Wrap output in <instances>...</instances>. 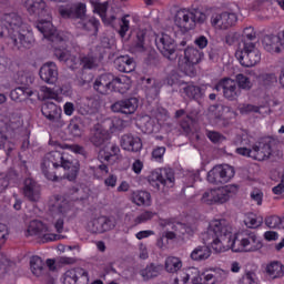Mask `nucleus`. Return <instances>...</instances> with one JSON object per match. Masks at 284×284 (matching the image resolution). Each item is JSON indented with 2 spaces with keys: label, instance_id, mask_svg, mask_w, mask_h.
<instances>
[{
  "label": "nucleus",
  "instance_id": "nucleus-56",
  "mask_svg": "<svg viewBox=\"0 0 284 284\" xmlns=\"http://www.w3.org/2000/svg\"><path fill=\"white\" fill-rule=\"evenodd\" d=\"M207 43H210V41L207 40V37H205V36H199V37L195 38V40H194V44H195L200 50H205V48H207Z\"/></svg>",
  "mask_w": 284,
  "mask_h": 284
},
{
  "label": "nucleus",
  "instance_id": "nucleus-60",
  "mask_svg": "<svg viewBox=\"0 0 284 284\" xmlns=\"http://www.w3.org/2000/svg\"><path fill=\"white\" fill-rule=\"evenodd\" d=\"M272 192L276 196H281V194H283V192H284V173L281 176L280 183L272 189Z\"/></svg>",
  "mask_w": 284,
  "mask_h": 284
},
{
  "label": "nucleus",
  "instance_id": "nucleus-28",
  "mask_svg": "<svg viewBox=\"0 0 284 284\" xmlns=\"http://www.w3.org/2000/svg\"><path fill=\"white\" fill-rule=\"evenodd\" d=\"M203 59V52L196 48L189 47L184 50V63L186 68H192L196 65Z\"/></svg>",
  "mask_w": 284,
  "mask_h": 284
},
{
  "label": "nucleus",
  "instance_id": "nucleus-7",
  "mask_svg": "<svg viewBox=\"0 0 284 284\" xmlns=\"http://www.w3.org/2000/svg\"><path fill=\"white\" fill-rule=\"evenodd\" d=\"M239 145L240 148L235 150L236 154L247 156L254 161H265V159H270V154H272V146H270V144L257 142L252 145L247 138H240Z\"/></svg>",
  "mask_w": 284,
  "mask_h": 284
},
{
  "label": "nucleus",
  "instance_id": "nucleus-59",
  "mask_svg": "<svg viewBox=\"0 0 284 284\" xmlns=\"http://www.w3.org/2000/svg\"><path fill=\"white\" fill-rule=\"evenodd\" d=\"M251 199L252 201H255L257 205H263V192L261 190H253Z\"/></svg>",
  "mask_w": 284,
  "mask_h": 284
},
{
  "label": "nucleus",
  "instance_id": "nucleus-23",
  "mask_svg": "<svg viewBox=\"0 0 284 284\" xmlns=\"http://www.w3.org/2000/svg\"><path fill=\"white\" fill-rule=\"evenodd\" d=\"M23 194L28 201L37 203V201H39L41 197V189L39 187L37 181L27 178L24 180Z\"/></svg>",
  "mask_w": 284,
  "mask_h": 284
},
{
  "label": "nucleus",
  "instance_id": "nucleus-20",
  "mask_svg": "<svg viewBox=\"0 0 284 284\" xmlns=\"http://www.w3.org/2000/svg\"><path fill=\"white\" fill-rule=\"evenodd\" d=\"M139 108V99L129 98L119 100L111 105L112 112H120V114H134Z\"/></svg>",
  "mask_w": 284,
  "mask_h": 284
},
{
  "label": "nucleus",
  "instance_id": "nucleus-64",
  "mask_svg": "<svg viewBox=\"0 0 284 284\" xmlns=\"http://www.w3.org/2000/svg\"><path fill=\"white\" fill-rule=\"evenodd\" d=\"M254 276H256V275L253 272L246 273L245 277L243 278L242 284H258L256 282V278H254Z\"/></svg>",
  "mask_w": 284,
  "mask_h": 284
},
{
  "label": "nucleus",
  "instance_id": "nucleus-44",
  "mask_svg": "<svg viewBox=\"0 0 284 284\" xmlns=\"http://www.w3.org/2000/svg\"><path fill=\"white\" fill-rule=\"evenodd\" d=\"M54 57H57L58 61L62 63H68V61H74V57L67 49H54Z\"/></svg>",
  "mask_w": 284,
  "mask_h": 284
},
{
  "label": "nucleus",
  "instance_id": "nucleus-8",
  "mask_svg": "<svg viewBox=\"0 0 284 284\" xmlns=\"http://www.w3.org/2000/svg\"><path fill=\"white\" fill-rule=\"evenodd\" d=\"M119 152H121V149L116 144H109L100 150L98 154L100 164L97 166H90V170L95 179H103V174H108L110 172V169L105 163H103V161H106L108 163L114 161V159H118Z\"/></svg>",
  "mask_w": 284,
  "mask_h": 284
},
{
  "label": "nucleus",
  "instance_id": "nucleus-35",
  "mask_svg": "<svg viewBox=\"0 0 284 284\" xmlns=\"http://www.w3.org/2000/svg\"><path fill=\"white\" fill-rule=\"evenodd\" d=\"M153 81V84H152ZM148 85L152 84L151 88H148L145 93H146V99H156L159 94H161V89L163 88V82L161 80H153L152 78L146 79Z\"/></svg>",
  "mask_w": 284,
  "mask_h": 284
},
{
  "label": "nucleus",
  "instance_id": "nucleus-37",
  "mask_svg": "<svg viewBox=\"0 0 284 284\" xmlns=\"http://www.w3.org/2000/svg\"><path fill=\"white\" fill-rule=\"evenodd\" d=\"M41 112L48 121H55L59 116L60 110L53 102H47L42 105Z\"/></svg>",
  "mask_w": 284,
  "mask_h": 284
},
{
  "label": "nucleus",
  "instance_id": "nucleus-30",
  "mask_svg": "<svg viewBox=\"0 0 284 284\" xmlns=\"http://www.w3.org/2000/svg\"><path fill=\"white\" fill-rule=\"evenodd\" d=\"M165 267L162 264L151 263L146 265L144 270L140 271V275L144 281H150V278H156V276H161Z\"/></svg>",
  "mask_w": 284,
  "mask_h": 284
},
{
  "label": "nucleus",
  "instance_id": "nucleus-16",
  "mask_svg": "<svg viewBox=\"0 0 284 284\" xmlns=\"http://www.w3.org/2000/svg\"><path fill=\"white\" fill-rule=\"evenodd\" d=\"M90 283V273L83 267H74L65 271L62 276V284H88Z\"/></svg>",
  "mask_w": 284,
  "mask_h": 284
},
{
  "label": "nucleus",
  "instance_id": "nucleus-61",
  "mask_svg": "<svg viewBox=\"0 0 284 284\" xmlns=\"http://www.w3.org/2000/svg\"><path fill=\"white\" fill-rule=\"evenodd\" d=\"M42 92H44V97H47V99H53L54 101H59V94L53 92L51 88L42 87Z\"/></svg>",
  "mask_w": 284,
  "mask_h": 284
},
{
  "label": "nucleus",
  "instance_id": "nucleus-31",
  "mask_svg": "<svg viewBox=\"0 0 284 284\" xmlns=\"http://www.w3.org/2000/svg\"><path fill=\"white\" fill-rule=\"evenodd\" d=\"M132 202L139 206L150 207L152 205V195L148 191H135L132 195Z\"/></svg>",
  "mask_w": 284,
  "mask_h": 284
},
{
  "label": "nucleus",
  "instance_id": "nucleus-26",
  "mask_svg": "<svg viewBox=\"0 0 284 284\" xmlns=\"http://www.w3.org/2000/svg\"><path fill=\"white\" fill-rule=\"evenodd\" d=\"M93 90L99 94H110L112 92V74L106 73L98 77L93 83Z\"/></svg>",
  "mask_w": 284,
  "mask_h": 284
},
{
  "label": "nucleus",
  "instance_id": "nucleus-24",
  "mask_svg": "<svg viewBox=\"0 0 284 284\" xmlns=\"http://www.w3.org/2000/svg\"><path fill=\"white\" fill-rule=\"evenodd\" d=\"M132 88V79L128 75H120L111 78V92H119L120 94H125L128 90Z\"/></svg>",
  "mask_w": 284,
  "mask_h": 284
},
{
  "label": "nucleus",
  "instance_id": "nucleus-45",
  "mask_svg": "<svg viewBox=\"0 0 284 284\" xmlns=\"http://www.w3.org/2000/svg\"><path fill=\"white\" fill-rule=\"evenodd\" d=\"M91 3L93 6V12L95 14H99V17H101L102 21H105V14L108 12V2H93L91 0Z\"/></svg>",
  "mask_w": 284,
  "mask_h": 284
},
{
  "label": "nucleus",
  "instance_id": "nucleus-63",
  "mask_svg": "<svg viewBox=\"0 0 284 284\" xmlns=\"http://www.w3.org/2000/svg\"><path fill=\"white\" fill-rule=\"evenodd\" d=\"M116 181L118 178L114 174H110L105 180H104V185L106 187H116Z\"/></svg>",
  "mask_w": 284,
  "mask_h": 284
},
{
  "label": "nucleus",
  "instance_id": "nucleus-57",
  "mask_svg": "<svg viewBox=\"0 0 284 284\" xmlns=\"http://www.w3.org/2000/svg\"><path fill=\"white\" fill-rule=\"evenodd\" d=\"M242 114H247L254 112L255 114H261V106L254 104H246L241 109Z\"/></svg>",
  "mask_w": 284,
  "mask_h": 284
},
{
  "label": "nucleus",
  "instance_id": "nucleus-39",
  "mask_svg": "<svg viewBox=\"0 0 284 284\" xmlns=\"http://www.w3.org/2000/svg\"><path fill=\"white\" fill-rule=\"evenodd\" d=\"M32 90L26 87H18L11 91L10 98L12 101H23V99H28V97H32Z\"/></svg>",
  "mask_w": 284,
  "mask_h": 284
},
{
  "label": "nucleus",
  "instance_id": "nucleus-62",
  "mask_svg": "<svg viewBox=\"0 0 284 284\" xmlns=\"http://www.w3.org/2000/svg\"><path fill=\"white\" fill-rule=\"evenodd\" d=\"M150 236H154V231H140L135 234V239H138V241H143V239H150Z\"/></svg>",
  "mask_w": 284,
  "mask_h": 284
},
{
  "label": "nucleus",
  "instance_id": "nucleus-19",
  "mask_svg": "<svg viewBox=\"0 0 284 284\" xmlns=\"http://www.w3.org/2000/svg\"><path fill=\"white\" fill-rule=\"evenodd\" d=\"M120 145L125 152H133L134 154L143 150V141L141 138L132 133L122 135Z\"/></svg>",
  "mask_w": 284,
  "mask_h": 284
},
{
  "label": "nucleus",
  "instance_id": "nucleus-18",
  "mask_svg": "<svg viewBox=\"0 0 284 284\" xmlns=\"http://www.w3.org/2000/svg\"><path fill=\"white\" fill-rule=\"evenodd\" d=\"M215 88L216 90H223L224 98L229 101H236L241 95V89H239L236 82L230 78L222 79Z\"/></svg>",
  "mask_w": 284,
  "mask_h": 284
},
{
  "label": "nucleus",
  "instance_id": "nucleus-52",
  "mask_svg": "<svg viewBox=\"0 0 284 284\" xmlns=\"http://www.w3.org/2000/svg\"><path fill=\"white\" fill-rule=\"evenodd\" d=\"M206 136L211 141V143H221V141L225 139V136H223V134H221L220 132L210 130H206Z\"/></svg>",
  "mask_w": 284,
  "mask_h": 284
},
{
  "label": "nucleus",
  "instance_id": "nucleus-38",
  "mask_svg": "<svg viewBox=\"0 0 284 284\" xmlns=\"http://www.w3.org/2000/svg\"><path fill=\"white\" fill-rule=\"evenodd\" d=\"M183 267V262L179 257L170 256L165 260L164 268L169 274H176Z\"/></svg>",
  "mask_w": 284,
  "mask_h": 284
},
{
  "label": "nucleus",
  "instance_id": "nucleus-6",
  "mask_svg": "<svg viewBox=\"0 0 284 284\" xmlns=\"http://www.w3.org/2000/svg\"><path fill=\"white\" fill-rule=\"evenodd\" d=\"M204 21H207V16L203 11L189 8L178 10L174 16V26L178 29L175 37L187 34L190 30L196 28V23H203Z\"/></svg>",
  "mask_w": 284,
  "mask_h": 284
},
{
  "label": "nucleus",
  "instance_id": "nucleus-17",
  "mask_svg": "<svg viewBox=\"0 0 284 284\" xmlns=\"http://www.w3.org/2000/svg\"><path fill=\"white\" fill-rule=\"evenodd\" d=\"M85 12H88V9L83 2L59 8V14L62 19H80L82 21L85 19Z\"/></svg>",
  "mask_w": 284,
  "mask_h": 284
},
{
  "label": "nucleus",
  "instance_id": "nucleus-47",
  "mask_svg": "<svg viewBox=\"0 0 284 284\" xmlns=\"http://www.w3.org/2000/svg\"><path fill=\"white\" fill-rule=\"evenodd\" d=\"M244 224L248 230H256V227H261V225H263V220H258L256 219V215L251 214L245 217Z\"/></svg>",
  "mask_w": 284,
  "mask_h": 284
},
{
  "label": "nucleus",
  "instance_id": "nucleus-54",
  "mask_svg": "<svg viewBox=\"0 0 284 284\" xmlns=\"http://www.w3.org/2000/svg\"><path fill=\"white\" fill-rule=\"evenodd\" d=\"M8 226L3 223H0V250L6 245L9 236Z\"/></svg>",
  "mask_w": 284,
  "mask_h": 284
},
{
  "label": "nucleus",
  "instance_id": "nucleus-3",
  "mask_svg": "<svg viewBox=\"0 0 284 284\" xmlns=\"http://www.w3.org/2000/svg\"><path fill=\"white\" fill-rule=\"evenodd\" d=\"M41 170L48 181L59 182L67 179L75 181L79 175V164L72 163L67 153L51 151L44 155Z\"/></svg>",
  "mask_w": 284,
  "mask_h": 284
},
{
  "label": "nucleus",
  "instance_id": "nucleus-25",
  "mask_svg": "<svg viewBox=\"0 0 284 284\" xmlns=\"http://www.w3.org/2000/svg\"><path fill=\"white\" fill-rule=\"evenodd\" d=\"M180 94L182 98L189 101H199L203 97V89L199 85L182 83L180 89Z\"/></svg>",
  "mask_w": 284,
  "mask_h": 284
},
{
  "label": "nucleus",
  "instance_id": "nucleus-58",
  "mask_svg": "<svg viewBox=\"0 0 284 284\" xmlns=\"http://www.w3.org/2000/svg\"><path fill=\"white\" fill-rule=\"evenodd\" d=\"M63 150H70L71 152H74V154H83V152H85V150L83 149V146L79 145V144H64L62 146Z\"/></svg>",
  "mask_w": 284,
  "mask_h": 284
},
{
  "label": "nucleus",
  "instance_id": "nucleus-36",
  "mask_svg": "<svg viewBox=\"0 0 284 284\" xmlns=\"http://www.w3.org/2000/svg\"><path fill=\"white\" fill-rule=\"evenodd\" d=\"M30 267L34 276H41L45 274V264L39 255H33L30 258Z\"/></svg>",
  "mask_w": 284,
  "mask_h": 284
},
{
  "label": "nucleus",
  "instance_id": "nucleus-51",
  "mask_svg": "<svg viewBox=\"0 0 284 284\" xmlns=\"http://www.w3.org/2000/svg\"><path fill=\"white\" fill-rule=\"evenodd\" d=\"M125 128V122L121 118H112L111 124H110V130L112 132H121Z\"/></svg>",
  "mask_w": 284,
  "mask_h": 284
},
{
  "label": "nucleus",
  "instance_id": "nucleus-4",
  "mask_svg": "<svg viewBox=\"0 0 284 284\" xmlns=\"http://www.w3.org/2000/svg\"><path fill=\"white\" fill-rule=\"evenodd\" d=\"M24 8L27 12L33 17H48V19L39 20L36 24L37 30L43 34L47 41L54 43L55 41H61L59 34L57 33V28L52 24V17L48 14V6L43 0H26Z\"/></svg>",
  "mask_w": 284,
  "mask_h": 284
},
{
  "label": "nucleus",
  "instance_id": "nucleus-40",
  "mask_svg": "<svg viewBox=\"0 0 284 284\" xmlns=\"http://www.w3.org/2000/svg\"><path fill=\"white\" fill-rule=\"evenodd\" d=\"M148 32L145 30H139L136 32L135 39L133 40V48L136 52H144L145 51V37Z\"/></svg>",
  "mask_w": 284,
  "mask_h": 284
},
{
  "label": "nucleus",
  "instance_id": "nucleus-50",
  "mask_svg": "<svg viewBox=\"0 0 284 284\" xmlns=\"http://www.w3.org/2000/svg\"><path fill=\"white\" fill-rule=\"evenodd\" d=\"M129 14L121 18L120 29L118 30V34H120L121 39H124L125 34L130 31V20H128Z\"/></svg>",
  "mask_w": 284,
  "mask_h": 284
},
{
  "label": "nucleus",
  "instance_id": "nucleus-2",
  "mask_svg": "<svg viewBox=\"0 0 284 284\" xmlns=\"http://www.w3.org/2000/svg\"><path fill=\"white\" fill-rule=\"evenodd\" d=\"M0 39H6L13 50L28 49L34 43V36L17 13H7L0 20Z\"/></svg>",
  "mask_w": 284,
  "mask_h": 284
},
{
  "label": "nucleus",
  "instance_id": "nucleus-33",
  "mask_svg": "<svg viewBox=\"0 0 284 284\" xmlns=\"http://www.w3.org/2000/svg\"><path fill=\"white\" fill-rule=\"evenodd\" d=\"M109 136L110 135L108 134V131L95 126L90 138V141L92 144L95 145V148H101V145H103V143L108 141Z\"/></svg>",
  "mask_w": 284,
  "mask_h": 284
},
{
  "label": "nucleus",
  "instance_id": "nucleus-27",
  "mask_svg": "<svg viewBox=\"0 0 284 284\" xmlns=\"http://www.w3.org/2000/svg\"><path fill=\"white\" fill-rule=\"evenodd\" d=\"M262 43L264 50L271 54H280L281 47H283L281 43V38L274 34L264 36Z\"/></svg>",
  "mask_w": 284,
  "mask_h": 284
},
{
  "label": "nucleus",
  "instance_id": "nucleus-41",
  "mask_svg": "<svg viewBox=\"0 0 284 284\" xmlns=\"http://www.w3.org/2000/svg\"><path fill=\"white\" fill-rule=\"evenodd\" d=\"M265 225L271 230H284V219L278 215H270L265 219Z\"/></svg>",
  "mask_w": 284,
  "mask_h": 284
},
{
  "label": "nucleus",
  "instance_id": "nucleus-5",
  "mask_svg": "<svg viewBox=\"0 0 284 284\" xmlns=\"http://www.w3.org/2000/svg\"><path fill=\"white\" fill-rule=\"evenodd\" d=\"M74 201H79V187L73 186L64 195L55 194L49 199V211L63 219H74Z\"/></svg>",
  "mask_w": 284,
  "mask_h": 284
},
{
  "label": "nucleus",
  "instance_id": "nucleus-22",
  "mask_svg": "<svg viewBox=\"0 0 284 284\" xmlns=\"http://www.w3.org/2000/svg\"><path fill=\"white\" fill-rule=\"evenodd\" d=\"M113 64L118 72H123L124 74H130V72H134V70H136V62L134 61V58L128 54L115 58Z\"/></svg>",
  "mask_w": 284,
  "mask_h": 284
},
{
  "label": "nucleus",
  "instance_id": "nucleus-10",
  "mask_svg": "<svg viewBox=\"0 0 284 284\" xmlns=\"http://www.w3.org/2000/svg\"><path fill=\"white\" fill-rule=\"evenodd\" d=\"M236 190L234 185H225L217 189H211L202 195V203L205 205H216V203L223 204L230 201L232 192Z\"/></svg>",
  "mask_w": 284,
  "mask_h": 284
},
{
  "label": "nucleus",
  "instance_id": "nucleus-29",
  "mask_svg": "<svg viewBox=\"0 0 284 284\" xmlns=\"http://www.w3.org/2000/svg\"><path fill=\"white\" fill-rule=\"evenodd\" d=\"M265 272L268 278H272V281L276 278H283L284 265L280 261H272L266 265Z\"/></svg>",
  "mask_w": 284,
  "mask_h": 284
},
{
  "label": "nucleus",
  "instance_id": "nucleus-15",
  "mask_svg": "<svg viewBox=\"0 0 284 284\" xmlns=\"http://www.w3.org/2000/svg\"><path fill=\"white\" fill-rule=\"evenodd\" d=\"M150 181L155 183L159 190V183L163 187H174V170L172 168L156 169L151 173Z\"/></svg>",
  "mask_w": 284,
  "mask_h": 284
},
{
  "label": "nucleus",
  "instance_id": "nucleus-9",
  "mask_svg": "<svg viewBox=\"0 0 284 284\" xmlns=\"http://www.w3.org/2000/svg\"><path fill=\"white\" fill-rule=\"evenodd\" d=\"M235 57L244 68H254L261 63V51L254 42H244L243 49L237 51Z\"/></svg>",
  "mask_w": 284,
  "mask_h": 284
},
{
  "label": "nucleus",
  "instance_id": "nucleus-49",
  "mask_svg": "<svg viewBox=\"0 0 284 284\" xmlns=\"http://www.w3.org/2000/svg\"><path fill=\"white\" fill-rule=\"evenodd\" d=\"M156 216L155 212L144 211L140 215H138L134 220L135 225H141V223H148V221H152Z\"/></svg>",
  "mask_w": 284,
  "mask_h": 284
},
{
  "label": "nucleus",
  "instance_id": "nucleus-1",
  "mask_svg": "<svg viewBox=\"0 0 284 284\" xmlns=\"http://www.w3.org/2000/svg\"><path fill=\"white\" fill-rule=\"evenodd\" d=\"M204 241L216 253L223 252V241H227L232 252H258L263 247L258 233L250 229L232 235V226L225 219L210 222Z\"/></svg>",
  "mask_w": 284,
  "mask_h": 284
},
{
  "label": "nucleus",
  "instance_id": "nucleus-46",
  "mask_svg": "<svg viewBox=\"0 0 284 284\" xmlns=\"http://www.w3.org/2000/svg\"><path fill=\"white\" fill-rule=\"evenodd\" d=\"M242 41L243 45H245V43H252V41H256V31L253 29V27H246L243 30Z\"/></svg>",
  "mask_w": 284,
  "mask_h": 284
},
{
  "label": "nucleus",
  "instance_id": "nucleus-14",
  "mask_svg": "<svg viewBox=\"0 0 284 284\" xmlns=\"http://www.w3.org/2000/svg\"><path fill=\"white\" fill-rule=\"evenodd\" d=\"M239 21V16L234 12L224 11L222 13H215L211 17V26L215 30H230L234 28Z\"/></svg>",
  "mask_w": 284,
  "mask_h": 284
},
{
  "label": "nucleus",
  "instance_id": "nucleus-13",
  "mask_svg": "<svg viewBox=\"0 0 284 284\" xmlns=\"http://www.w3.org/2000/svg\"><path fill=\"white\" fill-rule=\"evenodd\" d=\"M26 236H39L42 243H52L53 241H59L61 235L49 233L48 226L39 220H32L27 229Z\"/></svg>",
  "mask_w": 284,
  "mask_h": 284
},
{
  "label": "nucleus",
  "instance_id": "nucleus-32",
  "mask_svg": "<svg viewBox=\"0 0 284 284\" xmlns=\"http://www.w3.org/2000/svg\"><path fill=\"white\" fill-rule=\"evenodd\" d=\"M81 21L83 30L90 32L92 37H97V34H99V27L101 26L99 19L94 17H88L82 19Z\"/></svg>",
  "mask_w": 284,
  "mask_h": 284
},
{
  "label": "nucleus",
  "instance_id": "nucleus-42",
  "mask_svg": "<svg viewBox=\"0 0 284 284\" xmlns=\"http://www.w3.org/2000/svg\"><path fill=\"white\" fill-rule=\"evenodd\" d=\"M80 63L84 70H94L99 68V58L88 54L81 58Z\"/></svg>",
  "mask_w": 284,
  "mask_h": 284
},
{
  "label": "nucleus",
  "instance_id": "nucleus-55",
  "mask_svg": "<svg viewBox=\"0 0 284 284\" xmlns=\"http://www.w3.org/2000/svg\"><path fill=\"white\" fill-rule=\"evenodd\" d=\"M165 146H156L152 151V156L155 161L161 162L163 161V156H165Z\"/></svg>",
  "mask_w": 284,
  "mask_h": 284
},
{
  "label": "nucleus",
  "instance_id": "nucleus-48",
  "mask_svg": "<svg viewBox=\"0 0 284 284\" xmlns=\"http://www.w3.org/2000/svg\"><path fill=\"white\" fill-rule=\"evenodd\" d=\"M258 81L261 85L267 87V85H274L277 79H276V74L274 73H262L258 75Z\"/></svg>",
  "mask_w": 284,
  "mask_h": 284
},
{
  "label": "nucleus",
  "instance_id": "nucleus-11",
  "mask_svg": "<svg viewBox=\"0 0 284 284\" xmlns=\"http://www.w3.org/2000/svg\"><path fill=\"white\" fill-rule=\"evenodd\" d=\"M234 166L230 164H220L215 165L211 171L207 173V181L213 185H224V183H230L232 179H234Z\"/></svg>",
  "mask_w": 284,
  "mask_h": 284
},
{
  "label": "nucleus",
  "instance_id": "nucleus-53",
  "mask_svg": "<svg viewBox=\"0 0 284 284\" xmlns=\"http://www.w3.org/2000/svg\"><path fill=\"white\" fill-rule=\"evenodd\" d=\"M176 277L174 278L175 284H187L190 281V274L185 271H178Z\"/></svg>",
  "mask_w": 284,
  "mask_h": 284
},
{
  "label": "nucleus",
  "instance_id": "nucleus-34",
  "mask_svg": "<svg viewBox=\"0 0 284 284\" xmlns=\"http://www.w3.org/2000/svg\"><path fill=\"white\" fill-rule=\"evenodd\" d=\"M190 256L192 261H207L212 256V250L206 245H200L191 252Z\"/></svg>",
  "mask_w": 284,
  "mask_h": 284
},
{
  "label": "nucleus",
  "instance_id": "nucleus-12",
  "mask_svg": "<svg viewBox=\"0 0 284 284\" xmlns=\"http://www.w3.org/2000/svg\"><path fill=\"white\" fill-rule=\"evenodd\" d=\"M155 45L165 59L176 61V57H179V54H176V41L173 40L172 36L165 32L158 33L155 36Z\"/></svg>",
  "mask_w": 284,
  "mask_h": 284
},
{
  "label": "nucleus",
  "instance_id": "nucleus-21",
  "mask_svg": "<svg viewBox=\"0 0 284 284\" xmlns=\"http://www.w3.org/2000/svg\"><path fill=\"white\" fill-rule=\"evenodd\" d=\"M40 79L49 85H54L55 81H59V68L54 62L44 63L39 71Z\"/></svg>",
  "mask_w": 284,
  "mask_h": 284
},
{
  "label": "nucleus",
  "instance_id": "nucleus-43",
  "mask_svg": "<svg viewBox=\"0 0 284 284\" xmlns=\"http://www.w3.org/2000/svg\"><path fill=\"white\" fill-rule=\"evenodd\" d=\"M239 90H252L253 83L250 77L240 73L235 77Z\"/></svg>",
  "mask_w": 284,
  "mask_h": 284
}]
</instances>
